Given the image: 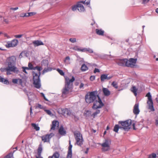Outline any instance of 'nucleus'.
I'll use <instances>...</instances> for the list:
<instances>
[{
	"mask_svg": "<svg viewBox=\"0 0 158 158\" xmlns=\"http://www.w3.org/2000/svg\"><path fill=\"white\" fill-rule=\"evenodd\" d=\"M65 86L62 90V96L64 98H66L67 95L71 92L72 89L73 82L75 81V78L73 76L71 79H69L67 77H65Z\"/></svg>",
	"mask_w": 158,
	"mask_h": 158,
	"instance_id": "f257e3e1",
	"label": "nucleus"
},
{
	"mask_svg": "<svg viewBox=\"0 0 158 158\" xmlns=\"http://www.w3.org/2000/svg\"><path fill=\"white\" fill-rule=\"evenodd\" d=\"M99 96L98 92L96 90L89 92L85 95V102L88 104L92 103L94 102Z\"/></svg>",
	"mask_w": 158,
	"mask_h": 158,
	"instance_id": "f03ea898",
	"label": "nucleus"
},
{
	"mask_svg": "<svg viewBox=\"0 0 158 158\" xmlns=\"http://www.w3.org/2000/svg\"><path fill=\"white\" fill-rule=\"evenodd\" d=\"M16 58L15 56H12L8 58L6 60L8 66V70L10 69L13 71V73H18V70L15 66Z\"/></svg>",
	"mask_w": 158,
	"mask_h": 158,
	"instance_id": "7ed1b4c3",
	"label": "nucleus"
},
{
	"mask_svg": "<svg viewBox=\"0 0 158 158\" xmlns=\"http://www.w3.org/2000/svg\"><path fill=\"white\" fill-rule=\"evenodd\" d=\"M118 123L120 124L122 126V128H123L125 130L128 131L131 128V124L133 129L134 130H136L135 127V123H133L131 120H128L124 121H120L118 122Z\"/></svg>",
	"mask_w": 158,
	"mask_h": 158,
	"instance_id": "20e7f679",
	"label": "nucleus"
},
{
	"mask_svg": "<svg viewBox=\"0 0 158 158\" xmlns=\"http://www.w3.org/2000/svg\"><path fill=\"white\" fill-rule=\"evenodd\" d=\"M41 74L40 72L38 73L34 72H33V83L35 87L38 89L40 88L41 86L40 77Z\"/></svg>",
	"mask_w": 158,
	"mask_h": 158,
	"instance_id": "39448f33",
	"label": "nucleus"
},
{
	"mask_svg": "<svg viewBox=\"0 0 158 158\" xmlns=\"http://www.w3.org/2000/svg\"><path fill=\"white\" fill-rule=\"evenodd\" d=\"M73 134L76 141V144L78 146H81L82 144L83 141L81 134L78 131H74Z\"/></svg>",
	"mask_w": 158,
	"mask_h": 158,
	"instance_id": "423d86ee",
	"label": "nucleus"
},
{
	"mask_svg": "<svg viewBox=\"0 0 158 158\" xmlns=\"http://www.w3.org/2000/svg\"><path fill=\"white\" fill-rule=\"evenodd\" d=\"M98 100H96L94 102L92 108L96 110L98 108H102L104 106V104L102 102L100 97H98Z\"/></svg>",
	"mask_w": 158,
	"mask_h": 158,
	"instance_id": "0eeeda50",
	"label": "nucleus"
},
{
	"mask_svg": "<svg viewBox=\"0 0 158 158\" xmlns=\"http://www.w3.org/2000/svg\"><path fill=\"white\" fill-rule=\"evenodd\" d=\"M58 112L64 116L70 115L72 114L71 111L69 109L67 108H59L58 110Z\"/></svg>",
	"mask_w": 158,
	"mask_h": 158,
	"instance_id": "6e6552de",
	"label": "nucleus"
},
{
	"mask_svg": "<svg viewBox=\"0 0 158 158\" xmlns=\"http://www.w3.org/2000/svg\"><path fill=\"white\" fill-rule=\"evenodd\" d=\"M110 142L107 140H106L103 143L101 144V145L102 147V151L106 152L110 150Z\"/></svg>",
	"mask_w": 158,
	"mask_h": 158,
	"instance_id": "1a4fd4ad",
	"label": "nucleus"
},
{
	"mask_svg": "<svg viewBox=\"0 0 158 158\" xmlns=\"http://www.w3.org/2000/svg\"><path fill=\"white\" fill-rule=\"evenodd\" d=\"M136 61V59L131 58L129 59V60L127 59V60L126 61L127 62V67L131 68L134 67L135 66Z\"/></svg>",
	"mask_w": 158,
	"mask_h": 158,
	"instance_id": "9d476101",
	"label": "nucleus"
},
{
	"mask_svg": "<svg viewBox=\"0 0 158 158\" xmlns=\"http://www.w3.org/2000/svg\"><path fill=\"white\" fill-rule=\"evenodd\" d=\"M53 133H51L49 134H46L41 137L42 140L44 142H49L50 139L54 136Z\"/></svg>",
	"mask_w": 158,
	"mask_h": 158,
	"instance_id": "9b49d317",
	"label": "nucleus"
},
{
	"mask_svg": "<svg viewBox=\"0 0 158 158\" xmlns=\"http://www.w3.org/2000/svg\"><path fill=\"white\" fill-rule=\"evenodd\" d=\"M18 43L17 39H14L11 41H8L7 43L6 46L7 48L13 47L16 46Z\"/></svg>",
	"mask_w": 158,
	"mask_h": 158,
	"instance_id": "f8f14e48",
	"label": "nucleus"
},
{
	"mask_svg": "<svg viewBox=\"0 0 158 158\" xmlns=\"http://www.w3.org/2000/svg\"><path fill=\"white\" fill-rule=\"evenodd\" d=\"M127 59H120L117 61V64L119 66H127Z\"/></svg>",
	"mask_w": 158,
	"mask_h": 158,
	"instance_id": "ddd939ff",
	"label": "nucleus"
},
{
	"mask_svg": "<svg viewBox=\"0 0 158 158\" xmlns=\"http://www.w3.org/2000/svg\"><path fill=\"white\" fill-rule=\"evenodd\" d=\"M51 130H55V129L59 127V123L56 120H54L52 122Z\"/></svg>",
	"mask_w": 158,
	"mask_h": 158,
	"instance_id": "4468645a",
	"label": "nucleus"
},
{
	"mask_svg": "<svg viewBox=\"0 0 158 158\" xmlns=\"http://www.w3.org/2000/svg\"><path fill=\"white\" fill-rule=\"evenodd\" d=\"M112 76H108V74H102L100 77V79L101 81H103L105 80H109L112 77Z\"/></svg>",
	"mask_w": 158,
	"mask_h": 158,
	"instance_id": "2eb2a0df",
	"label": "nucleus"
},
{
	"mask_svg": "<svg viewBox=\"0 0 158 158\" xmlns=\"http://www.w3.org/2000/svg\"><path fill=\"white\" fill-rule=\"evenodd\" d=\"M147 103L148 106V109L151 111H154L155 109L153 107V104L152 99L148 100Z\"/></svg>",
	"mask_w": 158,
	"mask_h": 158,
	"instance_id": "dca6fc26",
	"label": "nucleus"
},
{
	"mask_svg": "<svg viewBox=\"0 0 158 158\" xmlns=\"http://www.w3.org/2000/svg\"><path fill=\"white\" fill-rule=\"evenodd\" d=\"M28 67H23V72L26 73H27V72L26 70L33 69L34 68L33 67L32 64L30 63H29L28 65Z\"/></svg>",
	"mask_w": 158,
	"mask_h": 158,
	"instance_id": "f3484780",
	"label": "nucleus"
},
{
	"mask_svg": "<svg viewBox=\"0 0 158 158\" xmlns=\"http://www.w3.org/2000/svg\"><path fill=\"white\" fill-rule=\"evenodd\" d=\"M139 105L138 103L135 104L134 107L133 113L135 115H138L139 112Z\"/></svg>",
	"mask_w": 158,
	"mask_h": 158,
	"instance_id": "a211bd4d",
	"label": "nucleus"
},
{
	"mask_svg": "<svg viewBox=\"0 0 158 158\" xmlns=\"http://www.w3.org/2000/svg\"><path fill=\"white\" fill-rule=\"evenodd\" d=\"M32 44L35 47L44 45V43L42 41L38 40L33 41L32 42Z\"/></svg>",
	"mask_w": 158,
	"mask_h": 158,
	"instance_id": "6ab92c4d",
	"label": "nucleus"
},
{
	"mask_svg": "<svg viewBox=\"0 0 158 158\" xmlns=\"http://www.w3.org/2000/svg\"><path fill=\"white\" fill-rule=\"evenodd\" d=\"M102 91L104 95L106 96H108L110 94V91L106 88H103L102 89Z\"/></svg>",
	"mask_w": 158,
	"mask_h": 158,
	"instance_id": "aec40b11",
	"label": "nucleus"
},
{
	"mask_svg": "<svg viewBox=\"0 0 158 158\" xmlns=\"http://www.w3.org/2000/svg\"><path fill=\"white\" fill-rule=\"evenodd\" d=\"M58 132L60 135H65L66 133L63 126H60L58 130Z\"/></svg>",
	"mask_w": 158,
	"mask_h": 158,
	"instance_id": "412c9836",
	"label": "nucleus"
},
{
	"mask_svg": "<svg viewBox=\"0 0 158 158\" xmlns=\"http://www.w3.org/2000/svg\"><path fill=\"white\" fill-rule=\"evenodd\" d=\"M8 66L6 68H1L0 70L1 72H6V74L7 75H10L11 74L10 72H13V71L10 69H9L8 70Z\"/></svg>",
	"mask_w": 158,
	"mask_h": 158,
	"instance_id": "4be33fe9",
	"label": "nucleus"
},
{
	"mask_svg": "<svg viewBox=\"0 0 158 158\" xmlns=\"http://www.w3.org/2000/svg\"><path fill=\"white\" fill-rule=\"evenodd\" d=\"M12 82L14 84H18L21 85L22 83V80L19 78L13 79Z\"/></svg>",
	"mask_w": 158,
	"mask_h": 158,
	"instance_id": "5701e85b",
	"label": "nucleus"
},
{
	"mask_svg": "<svg viewBox=\"0 0 158 158\" xmlns=\"http://www.w3.org/2000/svg\"><path fill=\"white\" fill-rule=\"evenodd\" d=\"M78 8L77 10L81 12H84L85 9L83 6L80 3H77Z\"/></svg>",
	"mask_w": 158,
	"mask_h": 158,
	"instance_id": "b1692460",
	"label": "nucleus"
},
{
	"mask_svg": "<svg viewBox=\"0 0 158 158\" xmlns=\"http://www.w3.org/2000/svg\"><path fill=\"white\" fill-rule=\"evenodd\" d=\"M41 66L42 67H47L48 64V61L47 60H43L41 62Z\"/></svg>",
	"mask_w": 158,
	"mask_h": 158,
	"instance_id": "393cba45",
	"label": "nucleus"
},
{
	"mask_svg": "<svg viewBox=\"0 0 158 158\" xmlns=\"http://www.w3.org/2000/svg\"><path fill=\"white\" fill-rule=\"evenodd\" d=\"M96 32L98 35H103L104 33V31L102 29H96Z\"/></svg>",
	"mask_w": 158,
	"mask_h": 158,
	"instance_id": "a878e982",
	"label": "nucleus"
},
{
	"mask_svg": "<svg viewBox=\"0 0 158 158\" xmlns=\"http://www.w3.org/2000/svg\"><path fill=\"white\" fill-rule=\"evenodd\" d=\"M60 156V154L57 152H55L52 156H49L48 158H59Z\"/></svg>",
	"mask_w": 158,
	"mask_h": 158,
	"instance_id": "bb28decb",
	"label": "nucleus"
},
{
	"mask_svg": "<svg viewBox=\"0 0 158 158\" xmlns=\"http://www.w3.org/2000/svg\"><path fill=\"white\" fill-rule=\"evenodd\" d=\"M0 82L3 83L4 84H8L9 83V81L7 79L3 78L0 76Z\"/></svg>",
	"mask_w": 158,
	"mask_h": 158,
	"instance_id": "cd10ccee",
	"label": "nucleus"
},
{
	"mask_svg": "<svg viewBox=\"0 0 158 158\" xmlns=\"http://www.w3.org/2000/svg\"><path fill=\"white\" fill-rule=\"evenodd\" d=\"M131 90L132 92L136 96L137 95V90L136 87L135 86H133L131 88Z\"/></svg>",
	"mask_w": 158,
	"mask_h": 158,
	"instance_id": "c85d7f7f",
	"label": "nucleus"
},
{
	"mask_svg": "<svg viewBox=\"0 0 158 158\" xmlns=\"http://www.w3.org/2000/svg\"><path fill=\"white\" fill-rule=\"evenodd\" d=\"M52 70V69L51 67H47V68L45 67L43 71V74H44L46 73L51 71Z\"/></svg>",
	"mask_w": 158,
	"mask_h": 158,
	"instance_id": "c756f323",
	"label": "nucleus"
},
{
	"mask_svg": "<svg viewBox=\"0 0 158 158\" xmlns=\"http://www.w3.org/2000/svg\"><path fill=\"white\" fill-rule=\"evenodd\" d=\"M88 68L85 64H83L81 68V70L82 71H85L88 69Z\"/></svg>",
	"mask_w": 158,
	"mask_h": 158,
	"instance_id": "7c9ffc66",
	"label": "nucleus"
},
{
	"mask_svg": "<svg viewBox=\"0 0 158 158\" xmlns=\"http://www.w3.org/2000/svg\"><path fill=\"white\" fill-rule=\"evenodd\" d=\"M42 151V146L40 145L37 149V155H41Z\"/></svg>",
	"mask_w": 158,
	"mask_h": 158,
	"instance_id": "2f4dec72",
	"label": "nucleus"
},
{
	"mask_svg": "<svg viewBox=\"0 0 158 158\" xmlns=\"http://www.w3.org/2000/svg\"><path fill=\"white\" fill-rule=\"evenodd\" d=\"M31 126L34 128V129L36 131H38L40 130V127L36 125L34 123H31Z\"/></svg>",
	"mask_w": 158,
	"mask_h": 158,
	"instance_id": "473e14b6",
	"label": "nucleus"
},
{
	"mask_svg": "<svg viewBox=\"0 0 158 158\" xmlns=\"http://www.w3.org/2000/svg\"><path fill=\"white\" fill-rule=\"evenodd\" d=\"M119 128H122L121 127H119L118 125H115L114 127L113 130L115 132L117 133Z\"/></svg>",
	"mask_w": 158,
	"mask_h": 158,
	"instance_id": "72a5a7b5",
	"label": "nucleus"
},
{
	"mask_svg": "<svg viewBox=\"0 0 158 158\" xmlns=\"http://www.w3.org/2000/svg\"><path fill=\"white\" fill-rule=\"evenodd\" d=\"M100 113V110H97L96 112H94L93 114H92V116H93L94 118L98 114Z\"/></svg>",
	"mask_w": 158,
	"mask_h": 158,
	"instance_id": "f704fd0d",
	"label": "nucleus"
},
{
	"mask_svg": "<svg viewBox=\"0 0 158 158\" xmlns=\"http://www.w3.org/2000/svg\"><path fill=\"white\" fill-rule=\"evenodd\" d=\"M13 153H10L7 155L4 158H13Z\"/></svg>",
	"mask_w": 158,
	"mask_h": 158,
	"instance_id": "c9c22d12",
	"label": "nucleus"
},
{
	"mask_svg": "<svg viewBox=\"0 0 158 158\" xmlns=\"http://www.w3.org/2000/svg\"><path fill=\"white\" fill-rule=\"evenodd\" d=\"M78 8V5H77V4L74 5H73L71 9L73 11H75Z\"/></svg>",
	"mask_w": 158,
	"mask_h": 158,
	"instance_id": "e433bc0d",
	"label": "nucleus"
},
{
	"mask_svg": "<svg viewBox=\"0 0 158 158\" xmlns=\"http://www.w3.org/2000/svg\"><path fill=\"white\" fill-rule=\"evenodd\" d=\"M43 68L42 67L37 66L34 68L33 69H37L39 71V72H40V71L42 70Z\"/></svg>",
	"mask_w": 158,
	"mask_h": 158,
	"instance_id": "4c0bfd02",
	"label": "nucleus"
},
{
	"mask_svg": "<svg viewBox=\"0 0 158 158\" xmlns=\"http://www.w3.org/2000/svg\"><path fill=\"white\" fill-rule=\"evenodd\" d=\"M57 71L60 73V74L62 76H64V73L62 70L58 69L56 70Z\"/></svg>",
	"mask_w": 158,
	"mask_h": 158,
	"instance_id": "58836bf2",
	"label": "nucleus"
},
{
	"mask_svg": "<svg viewBox=\"0 0 158 158\" xmlns=\"http://www.w3.org/2000/svg\"><path fill=\"white\" fill-rule=\"evenodd\" d=\"M73 49L75 50V51H80L81 52V48H79L78 46H74Z\"/></svg>",
	"mask_w": 158,
	"mask_h": 158,
	"instance_id": "ea45409f",
	"label": "nucleus"
},
{
	"mask_svg": "<svg viewBox=\"0 0 158 158\" xmlns=\"http://www.w3.org/2000/svg\"><path fill=\"white\" fill-rule=\"evenodd\" d=\"M112 85L113 87H114L116 89H117L118 88V86L117 85V84L116 82L115 81H113L112 83Z\"/></svg>",
	"mask_w": 158,
	"mask_h": 158,
	"instance_id": "a19ab883",
	"label": "nucleus"
},
{
	"mask_svg": "<svg viewBox=\"0 0 158 158\" xmlns=\"http://www.w3.org/2000/svg\"><path fill=\"white\" fill-rule=\"evenodd\" d=\"M70 60V59L69 57V56H67L65 58V59L64 60V62L65 63H69Z\"/></svg>",
	"mask_w": 158,
	"mask_h": 158,
	"instance_id": "79ce46f5",
	"label": "nucleus"
},
{
	"mask_svg": "<svg viewBox=\"0 0 158 158\" xmlns=\"http://www.w3.org/2000/svg\"><path fill=\"white\" fill-rule=\"evenodd\" d=\"M149 156L150 158H156L157 157L156 154L154 153H152L149 155Z\"/></svg>",
	"mask_w": 158,
	"mask_h": 158,
	"instance_id": "37998d69",
	"label": "nucleus"
},
{
	"mask_svg": "<svg viewBox=\"0 0 158 158\" xmlns=\"http://www.w3.org/2000/svg\"><path fill=\"white\" fill-rule=\"evenodd\" d=\"M72 156V151L68 152V153L67 156V158H71Z\"/></svg>",
	"mask_w": 158,
	"mask_h": 158,
	"instance_id": "c03bdc74",
	"label": "nucleus"
},
{
	"mask_svg": "<svg viewBox=\"0 0 158 158\" xmlns=\"http://www.w3.org/2000/svg\"><path fill=\"white\" fill-rule=\"evenodd\" d=\"M146 97H148V100H151L152 99V96L150 94V93L149 92H148L146 96Z\"/></svg>",
	"mask_w": 158,
	"mask_h": 158,
	"instance_id": "a18cd8bd",
	"label": "nucleus"
},
{
	"mask_svg": "<svg viewBox=\"0 0 158 158\" xmlns=\"http://www.w3.org/2000/svg\"><path fill=\"white\" fill-rule=\"evenodd\" d=\"M44 111L48 114L49 115H51L52 114L51 112L49 110H45Z\"/></svg>",
	"mask_w": 158,
	"mask_h": 158,
	"instance_id": "49530a36",
	"label": "nucleus"
},
{
	"mask_svg": "<svg viewBox=\"0 0 158 158\" xmlns=\"http://www.w3.org/2000/svg\"><path fill=\"white\" fill-rule=\"evenodd\" d=\"M69 40L72 43H73L76 42V39L75 38H71Z\"/></svg>",
	"mask_w": 158,
	"mask_h": 158,
	"instance_id": "de8ad7c7",
	"label": "nucleus"
},
{
	"mask_svg": "<svg viewBox=\"0 0 158 158\" xmlns=\"http://www.w3.org/2000/svg\"><path fill=\"white\" fill-rule=\"evenodd\" d=\"M69 147L68 151H72V145L71 144L70 141H69Z\"/></svg>",
	"mask_w": 158,
	"mask_h": 158,
	"instance_id": "09e8293b",
	"label": "nucleus"
},
{
	"mask_svg": "<svg viewBox=\"0 0 158 158\" xmlns=\"http://www.w3.org/2000/svg\"><path fill=\"white\" fill-rule=\"evenodd\" d=\"M24 15L23 16H21V17H29V13H24Z\"/></svg>",
	"mask_w": 158,
	"mask_h": 158,
	"instance_id": "8fccbe9b",
	"label": "nucleus"
},
{
	"mask_svg": "<svg viewBox=\"0 0 158 158\" xmlns=\"http://www.w3.org/2000/svg\"><path fill=\"white\" fill-rule=\"evenodd\" d=\"M23 35V34L15 35L14 36V37L16 38H20Z\"/></svg>",
	"mask_w": 158,
	"mask_h": 158,
	"instance_id": "3c124183",
	"label": "nucleus"
},
{
	"mask_svg": "<svg viewBox=\"0 0 158 158\" xmlns=\"http://www.w3.org/2000/svg\"><path fill=\"white\" fill-rule=\"evenodd\" d=\"M36 108H39L40 109H42L43 107L41 105L39 104H37V106L35 107Z\"/></svg>",
	"mask_w": 158,
	"mask_h": 158,
	"instance_id": "603ef678",
	"label": "nucleus"
},
{
	"mask_svg": "<svg viewBox=\"0 0 158 158\" xmlns=\"http://www.w3.org/2000/svg\"><path fill=\"white\" fill-rule=\"evenodd\" d=\"M36 14V13L35 12H34L29 13V16H33V15H35Z\"/></svg>",
	"mask_w": 158,
	"mask_h": 158,
	"instance_id": "864d4df0",
	"label": "nucleus"
},
{
	"mask_svg": "<svg viewBox=\"0 0 158 158\" xmlns=\"http://www.w3.org/2000/svg\"><path fill=\"white\" fill-rule=\"evenodd\" d=\"M87 49H88V48H81V52H87Z\"/></svg>",
	"mask_w": 158,
	"mask_h": 158,
	"instance_id": "5fc2aeb1",
	"label": "nucleus"
},
{
	"mask_svg": "<svg viewBox=\"0 0 158 158\" xmlns=\"http://www.w3.org/2000/svg\"><path fill=\"white\" fill-rule=\"evenodd\" d=\"M87 52H89V53H92L93 52V50L92 49H90V48H88L87 49Z\"/></svg>",
	"mask_w": 158,
	"mask_h": 158,
	"instance_id": "6e6d98bb",
	"label": "nucleus"
},
{
	"mask_svg": "<svg viewBox=\"0 0 158 158\" xmlns=\"http://www.w3.org/2000/svg\"><path fill=\"white\" fill-rule=\"evenodd\" d=\"M95 79V76H91L90 77V79L91 81H93Z\"/></svg>",
	"mask_w": 158,
	"mask_h": 158,
	"instance_id": "4d7b16f0",
	"label": "nucleus"
},
{
	"mask_svg": "<svg viewBox=\"0 0 158 158\" xmlns=\"http://www.w3.org/2000/svg\"><path fill=\"white\" fill-rule=\"evenodd\" d=\"M94 73H99L100 72V70L98 69L95 68L94 70Z\"/></svg>",
	"mask_w": 158,
	"mask_h": 158,
	"instance_id": "13d9d810",
	"label": "nucleus"
},
{
	"mask_svg": "<svg viewBox=\"0 0 158 158\" xmlns=\"http://www.w3.org/2000/svg\"><path fill=\"white\" fill-rule=\"evenodd\" d=\"M90 0H85V4L88 5L90 3Z\"/></svg>",
	"mask_w": 158,
	"mask_h": 158,
	"instance_id": "bf43d9fd",
	"label": "nucleus"
},
{
	"mask_svg": "<svg viewBox=\"0 0 158 158\" xmlns=\"http://www.w3.org/2000/svg\"><path fill=\"white\" fill-rule=\"evenodd\" d=\"M149 0H143V4H146L149 2Z\"/></svg>",
	"mask_w": 158,
	"mask_h": 158,
	"instance_id": "052dcab7",
	"label": "nucleus"
},
{
	"mask_svg": "<svg viewBox=\"0 0 158 158\" xmlns=\"http://www.w3.org/2000/svg\"><path fill=\"white\" fill-rule=\"evenodd\" d=\"M84 86V84L83 83H81L80 85L79 86V88L81 89L83 88Z\"/></svg>",
	"mask_w": 158,
	"mask_h": 158,
	"instance_id": "680f3d73",
	"label": "nucleus"
},
{
	"mask_svg": "<svg viewBox=\"0 0 158 158\" xmlns=\"http://www.w3.org/2000/svg\"><path fill=\"white\" fill-rule=\"evenodd\" d=\"M18 7H16L15 8H10V9L12 10H18Z\"/></svg>",
	"mask_w": 158,
	"mask_h": 158,
	"instance_id": "e2e57ef3",
	"label": "nucleus"
},
{
	"mask_svg": "<svg viewBox=\"0 0 158 158\" xmlns=\"http://www.w3.org/2000/svg\"><path fill=\"white\" fill-rule=\"evenodd\" d=\"M36 158H43L41 156V155H37L36 156Z\"/></svg>",
	"mask_w": 158,
	"mask_h": 158,
	"instance_id": "0e129e2a",
	"label": "nucleus"
},
{
	"mask_svg": "<svg viewBox=\"0 0 158 158\" xmlns=\"http://www.w3.org/2000/svg\"><path fill=\"white\" fill-rule=\"evenodd\" d=\"M30 113L31 115L32 114V110L31 106L30 108Z\"/></svg>",
	"mask_w": 158,
	"mask_h": 158,
	"instance_id": "69168bd1",
	"label": "nucleus"
},
{
	"mask_svg": "<svg viewBox=\"0 0 158 158\" xmlns=\"http://www.w3.org/2000/svg\"><path fill=\"white\" fill-rule=\"evenodd\" d=\"M4 21L6 23H9V21L7 19H4Z\"/></svg>",
	"mask_w": 158,
	"mask_h": 158,
	"instance_id": "338daca9",
	"label": "nucleus"
},
{
	"mask_svg": "<svg viewBox=\"0 0 158 158\" xmlns=\"http://www.w3.org/2000/svg\"><path fill=\"white\" fill-rule=\"evenodd\" d=\"M78 3H83V4H85V1H81L79 2H78Z\"/></svg>",
	"mask_w": 158,
	"mask_h": 158,
	"instance_id": "774afa93",
	"label": "nucleus"
}]
</instances>
